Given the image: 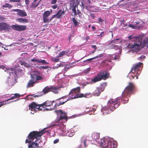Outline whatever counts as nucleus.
Segmentation results:
<instances>
[{"mask_svg":"<svg viewBox=\"0 0 148 148\" xmlns=\"http://www.w3.org/2000/svg\"><path fill=\"white\" fill-rule=\"evenodd\" d=\"M19 63L21 65H24L25 67L27 68H29L31 67V66L29 64L26 63L25 62L23 61L22 60L19 61Z\"/></svg>","mask_w":148,"mask_h":148,"instance_id":"a878e982","label":"nucleus"},{"mask_svg":"<svg viewBox=\"0 0 148 148\" xmlns=\"http://www.w3.org/2000/svg\"><path fill=\"white\" fill-rule=\"evenodd\" d=\"M69 51L67 50L65 51H63L62 52H60L58 55V57H63L66 55L68 53Z\"/></svg>","mask_w":148,"mask_h":148,"instance_id":"c85d7f7f","label":"nucleus"},{"mask_svg":"<svg viewBox=\"0 0 148 148\" xmlns=\"http://www.w3.org/2000/svg\"><path fill=\"white\" fill-rule=\"evenodd\" d=\"M48 66H43L42 69H47V68H48Z\"/></svg>","mask_w":148,"mask_h":148,"instance_id":"338daca9","label":"nucleus"},{"mask_svg":"<svg viewBox=\"0 0 148 148\" xmlns=\"http://www.w3.org/2000/svg\"><path fill=\"white\" fill-rule=\"evenodd\" d=\"M55 102L54 101H50L47 100L42 104H40V106H41L42 108H45L46 107L50 106L53 105V103Z\"/></svg>","mask_w":148,"mask_h":148,"instance_id":"a211bd4d","label":"nucleus"},{"mask_svg":"<svg viewBox=\"0 0 148 148\" xmlns=\"http://www.w3.org/2000/svg\"><path fill=\"white\" fill-rule=\"evenodd\" d=\"M39 145L38 143L35 142H32L28 146V148H38Z\"/></svg>","mask_w":148,"mask_h":148,"instance_id":"393cba45","label":"nucleus"},{"mask_svg":"<svg viewBox=\"0 0 148 148\" xmlns=\"http://www.w3.org/2000/svg\"><path fill=\"white\" fill-rule=\"evenodd\" d=\"M47 72H48L49 71H51V67L48 66V68H47Z\"/></svg>","mask_w":148,"mask_h":148,"instance_id":"4d7b16f0","label":"nucleus"},{"mask_svg":"<svg viewBox=\"0 0 148 148\" xmlns=\"http://www.w3.org/2000/svg\"><path fill=\"white\" fill-rule=\"evenodd\" d=\"M112 41H111L109 43V45H110V48L111 47H112L113 46V44H114L113 42H111Z\"/></svg>","mask_w":148,"mask_h":148,"instance_id":"13d9d810","label":"nucleus"},{"mask_svg":"<svg viewBox=\"0 0 148 148\" xmlns=\"http://www.w3.org/2000/svg\"><path fill=\"white\" fill-rule=\"evenodd\" d=\"M136 89L135 85L133 83H128V85L125 88L122 94L123 97L121 99V101L123 102V103H126L128 102L129 99L127 97H130L131 95L134 94Z\"/></svg>","mask_w":148,"mask_h":148,"instance_id":"f03ea898","label":"nucleus"},{"mask_svg":"<svg viewBox=\"0 0 148 148\" xmlns=\"http://www.w3.org/2000/svg\"><path fill=\"white\" fill-rule=\"evenodd\" d=\"M42 92H43V94H46L49 92H50V87L48 86H47L45 87L42 90Z\"/></svg>","mask_w":148,"mask_h":148,"instance_id":"cd10ccee","label":"nucleus"},{"mask_svg":"<svg viewBox=\"0 0 148 148\" xmlns=\"http://www.w3.org/2000/svg\"><path fill=\"white\" fill-rule=\"evenodd\" d=\"M76 6H74L73 8H72V11L73 12H76Z\"/></svg>","mask_w":148,"mask_h":148,"instance_id":"de8ad7c7","label":"nucleus"},{"mask_svg":"<svg viewBox=\"0 0 148 148\" xmlns=\"http://www.w3.org/2000/svg\"><path fill=\"white\" fill-rule=\"evenodd\" d=\"M98 20L100 22L102 23V22H103V21H104L101 18H99Z\"/></svg>","mask_w":148,"mask_h":148,"instance_id":"603ef678","label":"nucleus"},{"mask_svg":"<svg viewBox=\"0 0 148 148\" xmlns=\"http://www.w3.org/2000/svg\"><path fill=\"white\" fill-rule=\"evenodd\" d=\"M80 92V87H78L72 89L69 92V95H71L70 98L74 99L78 98L85 97L84 94H79Z\"/></svg>","mask_w":148,"mask_h":148,"instance_id":"0eeeda50","label":"nucleus"},{"mask_svg":"<svg viewBox=\"0 0 148 148\" xmlns=\"http://www.w3.org/2000/svg\"><path fill=\"white\" fill-rule=\"evenodd\" d=\"M90 16L92 18H95V16L94 14L91 13L90 14Z\"/></svg>","mask_w":148,"mask_h":148,"instance_id":"6e6d98bb","label":"nucleus"},{"mask_svg":"<svg viewBox=\"0 0 148 148\" xmlns=\"http://www.w3.org/2000/svg\"><path fill=\"white\" fill-rule=\"evenodd\" d=\"M59 57H58V56H56V58H53L51 59L52 61L55 62H58L59 61Z\"/></svg>","mask_w":148,"mask_h":148,"instance_id":"72a5a7b5","label":"nucleus"},{"mask_svg":"<svg viewBox=\"0 0 148 148\" xmlns=\"http://www.w3.org/2000/svg\"><path fill=\"white\" fill-rule=\"evenodd\" d=\"M12 11L17 12V14L18 16L24 17L27 16V14L24 10H21L18 9H13Z\"/></svg>","mask_w":148,"mask_h":148,"instance_id":"f3484780","label":"nucleus"},{"mask_svg":"<svg viewBox=\"0 0 148 148\" xmlns=\"http://www.w3.org/2000/svg\"><path fill=\"white\" fill-rule=\"evenodd\" d=\"M41 1V0H40L39 2L37 3H36V2H34V1L33 2L31 5L30 6V8H33L37 7L38 6L39 2Z\"/></svg>","mask_w":148,"mask_h":148,"instance_id":"7c9ffc66","label":"nucleus"},{"mask_svg":"<svg viewBox=\"0 0 148 148\" xmlns=\"http://www.w3.org/2000/svg\"><path fill=\"white\" fill-rule=\"evenodd\" d=\"M111 48L116 50H117L118 49H119V46L118 45H114L112 47H111Z\"/></svg>","mask_w":148,"mask_h":148,"instance_id":"e433bc0d","label":"nucleus"},{"mask_svg":"<svg viewBox=\"0 0 148 148\" xmlns=\"http://www.w3.org/2000/svg\"><path fill=\"white\" fill-rule=\"evenodd\" d=\"M58 7V5L57 4H55L52 6V8L53 9H55Z\"/></svg>","mask_w":148,"mask_h":148,"instance_id":"a18cd8bd","label":"nucleus"},{"mask_svg":"<svg viewBox=\"0 0 148 148\" xmlns=\"http://www.w3.org/2000/svg\"><path fill=\"white\" fill-rule=\"evenodd\" d=\"M65 13V11L64 10L62 11L61 9L59 10L56 14L52 16L50 19V21H51L54 18H60Z\"/></svg>","mask_w":148,"mask_h":148,"instance_id":"dca6fc26","label":"nucleus"},{"mask_svg":"<svg viewBox=\"0 0 148 148\" xmlns=\"http://www.w3.org/2000/svg\"><path fill=\"white\" fill-rule=\"evenodd\" d=\"M86 140L85 139L84 140V145L85 147H86L87 146V145H86Z\"/></svg>","mask_w":148,"mask_h":148,"instance_id":"5fc2aeb1","label":"nucleus"},{"mask_svg":"<svg viewBox=\"0 0 148 148\" xmlns=\"http://www.w3.org/2000/svg\"><path fill=\"white\" fill-rule=\"evenodd\" d=\"M57 0H51V4H55L57 2Z\"/></svg>","mask_w":148,"mask_h":148,"instance_id":"79ce46f5","label":"nucleus"},{"mask_svg":"<svg viewBox=\"0 0 148 148\" xmlns=\"http://www.w3.org/2000/svg\"><path fill=\"white\" fill-rule=\"evenodd\" d=\"M14 99H15V97L14 96L8 99L6 101H9V100H11Z\"/></svg>","mask_w":148,"mask_h":148,"instance_id":"864d4df0","label":"nucleus"},{"mask_svg":"<svg viewBox=\"0 0 148 148\" xmlns=\"http://www.w3.org/2000/svg\"><path fill=\"white\" fill-rule=\"evenodd\" d=\"M120 98H117L116 99H110L108 101L107 105L103 107L101 110L103 114L106 115L110 113L120 105Z\"/></svg>","mask_w":148,"mask_h":148,"instance_id":"f257e3e1","label":"nucleus"},{"mask_svg":"<svg viewBox=\"0 0 148 148\" xmlns=\"http://www.w3.org/2000/svg\"><path fill=\"white\" fill-rule=\"evenodd\" d=\"M22 69H18L17 70H16V71H15V73L16 74L17 73V72H19L20 73L22 72Z\"/></svg>","mask_w":148,"mask_h":148,"instance_id":"09e8293b","label":"nucleus"},{"mask_svg":"<svg viewBox=\"0 0 148 148\" xmlns=\"http://www.w3.org/2000/svg\"><path fill=\"white\" fill-rule=\"evenodd\" d=\"M102 91L101 88H97L93 92L92 95L95 96H98L100 95Z\"/></svg>","mask_w":148,"mask_h":148,"instance_id":"4be33fe9","label":"nucleus"},{"mask_svg":"<svg viewBox=\"0 0 148 148\" xmlns=\"http://www.w3.org/2000/svg\"><path fill=\"white\" fill-rule=\"evenodd\" d=\"M103 53H101V54H100L98 56H97L96 57H94L95 59L97 58H99L102 57H103Z\"/></svg>","mask_w":148,"mask_h":148,"instance_id":"4c0bfd02","label":"nucleus"},{"mask_svg":"<svg viewBox=\"0 0 148 148\" xmlns=\"http://www.w3.org/2000/svg\"><path fill=\"white\" fill-rule=\"evenodd\" d=\"M32 62H36L38 63H41L42 64H48V63L45 60H42L41 59L33 58L31 60Z\"/></svg>","mask_w":148,"mask_h":148,"instance_id":"aec40b11","label":"nucleus"},{"mask_svg":"<svg viewBox=\"0 0 148 148\" xmlns=\"http://www.w3.org/2000/svg\"><path fill=\"white\" fill-rule=\"evenodd\" d=\"M4 18V17L3 16H0V21H3Z\"/></svg>","mask_w":148,"mask_h":148,"instance_id":"bf43d9fd","label":"nucleus"},{"mask_svg":"<svg viewBox=\"0 0 148 148\" xmlns=\"http://www.w3.org/2000/svg\"><path fill=\"white\" fill-rule=\"evenodd\" d=\"M44 131L43 130H42L39 131H33L31 132L27 137V139L25 140V143H29L33 141L36 143L37 139L44 133Z\"/></svg>","mask_w":148,"mask_h":148,"instance_id":"7ed1b4c3","label":"nucleus"},{"mask_svg":"<svg viewBox=\"0 0 148 148\" xmlns=\"http://www.w3.org/2000/svg\"><path fill=\"white\" fill-rule=\"evenodd\" d=\"M100 144L102 148H116L117 146L116 142L109 138L101 139Z\"/></svg>","mask_w":148,"mask_h":148,"instance_id":"39448f33","label":"nucleus"},{"mask_svg":"<svg viewBox=\"0 0 148 148\" xmlns=\"http://www.w3.org/2000/svg\"><path fill=\"white\" fill-rule=\"evenodd\" d=\"M16 20L20 23H25L28 22V20L27 19H25L22 18H17Z\"/></svg>","mask_w":148,"mask_h":148,"instance_id":"bb28decb","label":"nucleus"},{"mask_svg":"<svg viewBox=\"0 0 148 148\" xmlns=\"http://www.w3.org/2000/svg\"><path fill=\"white\" fill-rule=\"evenodd\" d=\"M143 36V41L142 40L141 44L140 45L141 48H144L146 46H148V37H146L145 38L144 36Z\"/></svg>","mask_w":148,"mask_h":148,"instance_id":"6ab92c4d","label":"nucleus"},{"mask_svg":"<svg viewBox=\"0 0 148 148\" xmlns=\"http://www.w3.org/2000/svg\"><path fill=\"white\" fill-rule=\"evenodd\" d=\"M136 42L134 44H129L127 46L128 48L133 49L136 51H139L140 50L141 47L140 45L141 44L142 40H143V36L141 35L137 36L136 37Z\"/></svg>","mask_w":148,"mask_h":148,"instance_id":"423d86ee","label":"nucleus"},{"mask_svg":"<svg viewBox=\"0 0 148 148\" xmlns=\"http://www.w3.org/2000/svg\"><path fill=\"white\" fill-rule=\"evenodd\" d=\"M120 39V38H117L114 40H112L111 42H113L114 44H118V42L117 41V40H119Z\"/></svg>","mask_w":148,"mask_h":148,"instance_id":"c9c22d12","label":"nucleus"},{"mask_svg":"<svg viewBox=\"0 0 148 148\" xmlns=\"http://www.w3.org/2000/svg\"><path fill=\"white\" fill-rule=\"evenodd\" d=\"M59 141V140L58 139H57L55 140L54 141L53 143L54 144H56Z\"/></svg>","mask_w":148,"mask_h":148,"instance_id":"3c124183","label":"nucleus"},{"mask_svg":"<svg viewBox=\"0 0 148 148\" xmlns=\"http://www.w3.org/2000/svg\"><path fill=\"white\" fill-rule=\"evenodd\" d=\"M11 27L14 30L21 32L25 30L26 29V26L25 25H13Z\"/></svg>","mask_w":148,"mask_h":148,"instance_id":"ddd939ff","label":"nucleus"},{"mask_svg":"<svg viewBox=\"0 0 148 148\" xmlns=\"http://www.w3.org/2000/svg\"><path fill=\"white\" fill-rule=\"evenodd\" d=\"M14 95L15 97V98L17 97H20V95L19 94L17 93L14 94Z\"/></svg>","mask_w":148,"mask_h":148,"instance_id":"49530a36","label":"nucleus"},{"mask_svg":"<svg viewBox=\"0 0 148 148\" xmlns=\"http://www.w3.org/2000/svg\"><path fill=\"white\" fill-rule=\"evenodd\" d=\"M60 88L57 87L55 86H51L50 87V92H52L55 94H58V90Z\"/></svg>","mask_w":148,"mask_h":148,"instance_id":"5701e85b","label":"nucleus"},{"mask_svg":"<svg viewBox=\"0 0 148 148\" xmlns=\"http://www.w3.org/2000/svg\"><path fill=\"white\" fill-rule=\"evenodd\" d=\"M32 96L34 97H38V95H30V96H27V97H28L27 99H31V98L30 97H29V96Z\"/></svg>","mask_w":148,"mask_h":148,"instance_id":"58836bf2","label":"nucleus"},{"mask_svg":"<svg viewBox=\"0 0 148 148\" xmlns=\"http://www.w3.org/2000/svg\"><path fill=\"white\" fill-rule=\"evenodd\" d=\"M2 7L3 8H12V6L9 3H5L2 6Z\"/></svg>","mask_w":148,"mask_h":148,"instance_id":"2f4dec72","label":"nucleus"},{"mask_svg":"<svg viewBox=\"0 0 148 148\" xmlns=\"http://www.w3.org/2000/svg\"><path fill=\"white\" fill-rule=\"evenodd\" d=\"M21 1V0H9V1L15 2H19L20 1Z\"/></svg>","mask_w":148,"mask_h":148,"instance_id":"a19ab883","label":"nucleus"},{"mask_svg":"<svg viewBox=\"0 0 148 148\" xmlns=\"http://www.w3.org/2000/svg\"><path fill=\"white\" fill-rule=\"evenodd\" d=\"M16 79H11L10 78L8 80V84L11 85H13L16 82Z\"/></svg>","mask_w":148,"mask_h":148,"instance_id":"c756f323","label":"nucleus"},{"mask_svg":"<svg viewBox=\"0 0 148 148\" xmlns=\"http://www.w3.org/2000/svg\"><path fill=\"white\" fill-rule=\"evenodd\" d=\"M77 14H78V15H80V14H81V12L80 11L78 10H77Z\"/></svg>","mask_w":148,"mask_h":148,"instance_id":"0e129e2a","label":"nucleus"},{"mask_svg":"<svg viewBox=\"0 0 148 148\" xmlns=\"http://www.w3.org/2000/svg\"><path fill=\"white\" fill-rule=\"evenodd\" d=\"M56 111L58 114L56 120L57 121V122H58V123H57L56 124H54L53 126L58 125L59 126L60 125L58 123V122L61 120L62 119H64L66 121H67L68 119V116L66 113L63 112L61 110H56Z\"/></svg>","mask_w":148,"mask_h":148,"instance_id":"1a4fd4ad","label":"nucleus"},{"mask_svg":"<svg viewBox=\"0 0 148 148\" xmlns=\"http://www.w3.org/2000/svg\"><path fill=\"white\" fill-rule=\"evenodd\" d=\"M67 96H63L61 98L55 100V102H56V103L55 106H53V108H55L57 107L58 106H59L63 104L65 102L69 101L70 100V98H69L66 100H63V99L66 98Z\"/></svg>","mask_w":148,"mask_h":148,"instance_id":"9b49d317","label":"nucleus"},{"mask_svg":"<svg viewBox=\"0 0 148 148\" xmlns=\"http://www.w3.org/2000/svg\"><path fill=\"white\" fill-rule=\"evenodd\" d=\"M146 58V57L144 55H142L140 57L138 58V59L139 60H140L141 59H145Z\"/></svg>","mask_w":148,"mask_h":148,"instance_id":"ea45409f","label":"nucleus"},{"mask_svg":"<svg viewBox=\"0 0 148 148\" xmlns=\"http://www.w3.org/2000/svg\"><path fill=\"white\" fill-rule=\"evenodd\" d=\"M136 36H135L132 35H131L130 36H129L128 37V39H129V40H131V39H134V38H135V40H134V41H136Z\"/></svg>","mask_w":148,"mask_h":148,"instance_id":"f704fd0d","label":"nucleus"},{"mask_svg":"<svg viewBox=\"0 0 148 148\" xmlns=\"http://www.w3.org/2000/svg\"><path fill=\"white\" fill-rule=\"evenodd\" d=\"M129 26L130 27H132L133 28H134L135 27V26L133 25L132 24H130L129 25Z\"/></svg>","mask_w":148,"mask_h":148,"instance_id":"e2e57ef3","label":"nucleus"},{"mask_svg":"<svg viewBox=\"0 0 148 148\" xmlns=\"http://www.w3.org/2000/svg\"><path fill=\"white\" fill-rule=\"evenodd\" d=\"M94 59H95V58L93 57V58H90V59H88L87 60H86V61H90V60H93Z\"/></svg>","mask_w":148,"mask_h":148,"instance_id":"69168bd1","label":"nucleus"},{"mask_svg":"<svg viewBox=\"0 0 148 148\" xmlns=\"http://www.w3.org/2000/svg\"><path fill=\"white\" fill-rule=\"evenodd\" d=\"M40 106V104H38L34 102L31 103L29 105V110L32 112L31 113L34 114V112L36 111L37 109L39 110H42V108Z\"/></svg>","mask_w":148,"mask_h":148,"instance_id":"9d476101","label":"nucleus"},{"mask_svg":"<svg viewBox=\"0 0 148 148\" xmlns=\"http://www.w3.org/2000/svg\"><path fill=\"white\" fill-rule=\"evenodd\" d=\"M40 73L38 71H34L32 74H30L31 78L36 81L42 80L43 78L40 76Z\"/></svg>","mask_w":148,"mask_h":148,"instance_id":"f8f14e48","label":"nucleus"},{"mask_svg":"<svg viewBox=\"0 0 148 148\" xmlns=\"http://www.w3.org/2000/svg\"><path fill=\"white\" fill-rule=\"evenodd\" d=\"M37 81L31 78V79L29 80L27 85V87L28 88L34 86V84L37 82Z\"/></svg>","mask_w":148,"mask_h":148,"instance_id":"412c9836","label":"nucleus"},{"mask_svg":"<svg viewBox=\"0 0 148 148\" xmlns=\"http://www.w3.org/2000/svg\"><path fill=\"white\" fill-rule=\"evenodd\" d=\"M92 29L93 30H95V29H96V28H95V26H92Z\"/></svg>","mask_w":148,"mask_h":148,"instance_id":"774afa93","label":"nucleus"},{"mask_svg":"<svg viewBox=\"0 0 148 148\" xmlns=\"http://www.w3.org/2000/svg\"><path fill=\"white\" fill-rule=\"evenodd\" d=\"M100 134L97 133H93L91 135L92 139L93 140H96L99 138Z\"/></svg>","mask_w":148,"mask_h":148,"instance_id":"b1692460","label":"nucleus"},{"mask_svg":"<svg viewBox=\"0 0 148 148\" xmlns=\"http://www.w3.org/2000/svg\"><path fill=\"white\" fill-rule=\"evenodd\" d=\"M10 27V26L8 24L5 23L0 22V31H9Z\"/></svg>","mask_w":148,"mask_h":148,"instance_id":"2eb2a0df","label":"nucleus"},{"mask_svg":"<svg viewBox=\"0 0 148 148\" xmlns=\"http://www.w3.org/2000/svg\"><path fill=\"white\" fill-rule=\"evenodd\" d=\"M5 101H3L2 102H0V107H1L3 105H4L5 104H6Z\"/></svg>","mask_w":148,"mask_h":148,"instance_id":"37998d69","label":"nucleus"},{"mask_svg":"<svg viewBox=\"0 0 148 148\" xmlns=\"http://www.w3.org/2000/svg\"><path fill=\"white\" fill-rule=\"evenodd\" d=\"M91 95L90 92L84 94L85 97H86L87 95Z\"/></svg>","mask_w":148,"mask_h":148,"instance_id":"8fccbe9b","label":"nucleus"},{"mask_svg":"<svg viewBox=\"0 0 148 148\" xmlns=\"http://www.w3.org/2000/svg\"><path fill=\"white\" fill-rule=\"evenodd\" d=\"M50 10V11H45L43 14L42 17L43 22L44 23L49 22L51 21H50V19L49 20L48 18V17L52 13V10Z\"/></svg>","mask_w":148,"mask_h":148,"instance_id":"4468645a","label":"nucleus"},{"mask_svg":"<svg viewBox=\"0 0 148 148\" xmlns=\"http://www.w3.org/2000/svg\"><path fill=\"white\" fill-rule=\"evenodd\" d=\"M72 20L73 23L74 24V26L75 27H77L78 25V24L79 23V22H78L76 20V19L74 18H72Z\"/></svg>","mask_w":148,"mask_h":148,"instance_id":"473e14b6","label":"nucleus"},{"mask_svg":"<svg viewBox=\"0 0 148 148\" xmlns=\"http://www.w3.org/2000/svg\"><path fill=\"white\" fill-rule=\"evenodd\" d=\"M25 1L26 5L28 6L29 3V0H25Z\"/></svg>","mask_w":148,"mask_h":148,"instance_id":"c03bdc74","label":"nucleus"},{"mask_svg":"<svg viewBox=\"0 0 148 148\" xmlns=\"http://www.w3.org/2000/svg\"><path fill=\"white\" fill-rule=\"evenodd\" d=\"M143 66V63L141 62H139L133 65L130 72L131 74L130 77L131 79H133L135 77L136 79L138 78V76L140 73V69Z\"/></svg>","mask_w":148,"mask_h":148,"instance_id":"20e7f679","label":"nucleus"},{"mask_svg":"<svg viewBox=\"0 0 148 148\" xmlns=\"http://www.w3.org/2000/svg\"><path fill=\"white\" fill-rule=\"evenodd\" d=\"M109 75V73H108L107 72H100L96 76L92 79L91 80V82L92 83H95L99 81L102 79L104 80H106L108 77Z\"/></svg>","mask_w":148,"mask_h":148,"instance_id":"6e6552de","label":"nucleus"},{"mask_svg":"<svg viewBox=\"0 0 148 148\" xmlns=\"http://www.w3.org/2000/svg\"><path fill=\"white\" fill-rule=\"evenodd\" d=\"M104 32H101V33L100 34V35H101V37H102L103 36H104Z\"/></svg>","mask_w":148,"mask_h":148,"instance_id":"680f3d73","label":"nucleus"},{"mask_svg":"<svg viewBox=\"0 0 148 148\" xmlns=\"http://www.w3.org/2000/svg\"><path fill=\"white\" fill-rule=\"evenodd\" d=\"M91 47L92 48L95 49V50H96L97 49V47L95 45H92L91 46Z\"/></svg>","mask_w":148,"mask_h":148,"instance_id":"052dcab7","label":"nucleus"}]
</instances>
